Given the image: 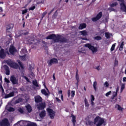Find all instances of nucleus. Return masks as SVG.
I'll return each mask as SVG.
<instances>
[{
  "label": "nucleus",
  "instance_id": "nucleus-1",
  "mask_svg": "<svg viewBox=\"0 0 126 126\" xmlns=\"http://www.w3.org/2000/svg\"><path fill=\"white\" fill-rule=\"evenodd\" d=\"M46 39L47 40H53L55 43H58L59 42H60V43H64L66 42V39L64 37L59 35L57 36L55 34H51L48 35L46 37Z\"/></svg>",
  "mask_w": 126,
  "mask_h": 126
},
{
  "label": "nucleus",
  "instance_id": "nucleus-2",
  "mask_svg": "<svg viewBox=\"0 0 126 126\" xmlns=\"http://www.w3.org/2000/svg\"><path fill=\"white\" fill-rule=\"evenodd\" d=\"M104 122L103 118L97 116L94 120V125H96V126H101L102 124H104Z\"/></svg>",
  "mask_w": 126,
  "mask_h": 126
},
{
  "label": "nucleus",
  "instance_id": "nucleus-3",
  "mask_svg": "<svg viewBox=\"0 0 126 126\" xmlns=\"http://www.w3.org/2000/svg\"><path fill=\"white\" fill-rule=\"evenodd\" d=\"M6 63H7L8 65H9L10 67H12V68H15V69H17V68L19 67V66H18V64L15 63L13 61L8 60L6 61Z\"/></svg>",
  "mask_w": 126,
  "mask_h": 126
},
{
  "label": "nucleus",
  "instance_id": "nucleus-4",
  "mask_svg": "<svg viewBox=\"0 0 126 126\" xmlns=\"http://www.w3.org/2000/svg\"><path fill=\"white\" fill-rule=\"evenodd\" d=\"M10 80L13 85H18V78L15 77V75L11 76Z\"/></svg>",
  "mask_w": 126,
  "mask_h": 126
},
{
  "label": "nucleus",
  "instance_id": "nucleus-5",
  "mask_svg": "<svg viewBox=\"0 0 126 126\" xmlns=\"http://www.w3.org/2000/svg\"><path fill=\"white\" fill-rule=\"evenodd\" d=\"M38 110H44L46 108V102H41L36 104Z\"/></svg>",
  "mask_w": 126,
  "mask_h": 126
},
{
  "label": "nucleus",
  "instance_id": "nucleus-6",
  "mask_svg": "<svg viewBox=\"0 0 126 126\" xmlns=\"http://www.w3.org/2000/svg\"><path fill=\"white\" fill-rule=\"evenodd\" d=\"M47 111L49 114V116L51 119L52 120L55 118L56 112H55L53 109L51 108H47Z\"/></svg>",
  "mask_w": 126,
  "mask_h": 126
},
{
  "label": "nucleus",
  "instance_id": "nucleus-7",
  "mask_svg": "<svg viewBox=\"0 0 126 126\" xmlns=\"http://www.w3.org/2000/svg\"><path fill=\"white\" fill-rule=\"evenodd\" d=\"M9 122H8V119L5 118L3 119L1 121H0V126H9Z\"/></svg>",
  "mask_w": 126,
  "mask_h": 126
},
{
  "label": "nucleus",
  "instance_id": "nucleus-8",
  "mask_svg": "<svg viewBox=\"0 0 126 126\" xmlns=\"http://www.w3.org/2000/svg\"><path fill=\"white\" fill-rule=\"evenodd\" d=\"M85 47H87L90 50L93 52V53H96L97 52V48L96 47H94L91 44L88 43L85 45Z\"/></svg>",
  "mask_w": 126,
  "mask_h": 126
},
{
  "label": "nucleus",
  "instance_id": "nucleus-9",
  "mask_svg": "<svg viewBox=\"0 0 126 126\" xmlns=\"http://www.w3.org/2000/svg\"><path fill=\"white\" fill-rule=\"evenodd\" d=\"M101 17H102V12H99L96 17H94L93 18H92V21H93L94 22H95L96 21H97V20H99V19H100V18H101Z\"/></svg>",
  "mask_w": 126,
  "mask_h": 126
},
{
  "label": "nucleus",
  "instance_id": "nucleus-10",
  "mask_svg": "<svg viewBox=\"0 0 126 126\" xmlns=\"http://www.w3.org/2000/svg\"><path fill=\"white\" fill-rule=\"evenodd\" d=\"M6 57V52L4 51V49H1L0 50V59H4Z\"/></svg>",
  "mask_w": 126,
  "mask_h": 126
},
{
  "label": "nucleus",
  "instance_id": "nucleus-11",
  "mask_svg": "<svg viewBox=\"0 0 126 126\" xmlns=\"http://www.w3.org/2000/svg\"><path fill=\"white\" fill-rule=\"evenodd\" d=\"M34 100L36 105L38 103H41V102L43 101V99H42V97L40 96V95L35 96L34 97Z\"/></svg>",
  "mask_w": 126,
  "mask_h": 126
},
{
  "label": "nucleus",
  "instance_id": "nucleus-12",
  "mask_svg": "<svg viewBox=\"0 0 126 126\" xmlns=\"http://www.w3.org/2000/svg\"><path fill=\"white\" fill-rule=\"evenodd\" d=\"M3 67H4L5 70V74L6 75H9L10 74V71L9 70V67L6 65H4Z\"/></svg>",
  "mask_w": 126,
  "mask_h": 126
},
{
  "label": "nucleus",
  "instance_id": "nucleus-13",
  "mask_svg": "<svg viewBox=\"0 0 126 126\" xmlns=\"http://www.w3.org/2000/svg\"><path fill=\"white\" fill-rule=\"evenodd\" d=\"M58 59L56 58H53L50 60L49 63H48V64L49 65H52L53 63H58Z\"/></svg>",
  "mask_w": 126,
  "mask_h": 126
},
{
  "label": "nucleus",
  "instance_id": "nucleus-14",
  "mask_svg": "<svg viewBox=\"0 0 126 126\" xmlns=\"http://www.w3.org/2000/svg\"><path fill=\"white\" fill-rule=\"evenodd\" d=\"M14 94L15 92H12L8 94H6L5 95L4 98L5 99H7V98H10V97H14Z\"/></svg>",
  "mask_w": 126,
  "mask_h": 126
},
{
  "label": "nucleus",
  "instance_id": "nucleus-15",
  "mask_svg": "<svg viewBox=\"0 0 126 126\" xmlns=\"http://www.w3.org/2000/svg\"><path fill=\"white\" fill-rule=\"evenodd\" d=\"M121 9L122 11L126 13V5L124 2L120 3Z\"/></svg>",
  "mask_w": 126,
  "mask_h": 126
},
{
  "label": "nucleus",
  "instance_id": "nucleus-16",
  "mask_svg": "<svg viewBox=\"0 0 126 126\" xmlns=\"http://www.w3.org/2000/svg\"><path fill=\"white\" fill-rule=\"evenodd\" d=\"M16 51V49H15V47L13 46V45H11L9 48V52L11 55H13L14 53V52Z\"/></svg>",
  "mask_w": 126,
  "mask_h": 126
},
{
  "label": "nucleus",
  "instance_id": "nucleus-17",
  "mask_svg": "<svg viewBox=\"0 0 126 126\" xmlns=\"http://www.w3.org/2000/svg\"><path fill=\"white\" fill-rule=\"evenodd\" d=\"M12 28H13V24H10L8 25L6 27L7 32H10V30H11Z\"/></svg>",
  "mask_w": 126,
  "mask_h": 126
},
{
  "label": "nucleus",
  "instance_id": "nucleus-18",
  "mask_svg": "<svg viewBox=\"0 0 126 126\" xmlns=\"http://www.w3.org/2000/svg\"><path fill=\"white\" fill-rule=\"evenodd\" d=\"M71 118H72V122L73 123V125L75 126L76 123V117L73 114H71Z\"/></svg>",
  "mask_w": 126,
  "mask_h": 126
},
{
  "label": "nucleus",
  "instance_id": "nucleus-19",
  "mask_svg": "<svg viewBox=\"0 0 126 126\" xmlns=\"http://www.w3.org/2000/svg\"><path fill=\"white\" fill-rule=\"evenodd\" d=\"M26 108L28 112V113H31L32 112V107L30 104H28L26 106Z\"/></svg>",
  "mask_w": 126,
  "mask_h": 126
},
{
  "label": "nucleus",
  "instance_id": "nucleus-20",
  "mask_svg": "<svg viewBox=\"0 0 126 126\" xmlns=\"http://www.w3.org/2000/svg\"><path fill=\"white\" fill-rule=\"evenodd\" d=\"M39 116L40 118H44V117H46V111L43 110L40 114Z\"/></svg>",
  "mask_w": 126,
  "mask_h": 126
},
{
  "label": "nucleus",
  "instance_id": "nucleus-21",
  "mask_svg": "<svg viewBox=\"0 0 126 126\" xmlns=\"http://www.w3.org/2000/svg\"><path fill=\"white\" fill-rule=\"evenodd\" d=\"M86 24L83 23V24H81L79 27V29H84V28H86Z\"/></svg>",
  "mask_w": 126,
  "mask_h": 126
},
{
  "label": "nucleus",
  "instance_id": "nucleus-22",
  "mask_svg": "<svg viewBox=\"0 0 126 126\" xmlns=\"http://www.w3.org/2000/svg\"><path fill=\"white\" fill-rule=\"evenodd\" d=\"M94 124V122H92L91 120H88L86 123V125H87V126H93Z\"/></svg>",
  "mask_w": 126,
  "mask_h": 126
},
{
  "label": "nucleus",
  "instance_id": "nucleus-23",
  "mask_svg": "<svg viewBox=\"0 0 126 126\" xmlns=\"http://www.w3.org/2000/svg\"><path fill=\"white\" fill-rule=\"evenodd\" d=\"M105 35L107 39H110V38H111V36H112V33L106 32L105 33Z\"/></svg>",
  "mask_w": 126,
  "mask_h": 126
},
{
  "label": "nucleus",
  "instance_id": "nucleus-24",
  "mask_svg": "<svg viewBox=\"0 0 126 126\" xmlns=\"http://www.w3.org/2000/svg\"><path fill=\"white\" fill-rule=\"evenodd\" d=\"M79 33H81V35H82L83 36H87L88 32H86V31H81L79 32Z\"/></svg>",
  "mask_w": 126,
  "mask_h": 126
},
{
  "label": "nucleus",
  "instance_id": "nucleus-25",
  "mask_svg": "<svg viewBox=\"0 0 126 126\" xmlns=\"http://www.w3.org/2000/svg\"><path fill=\"white\" fill-rule=\"evenodd\" d=\"M41 93L45 95V96H49V93L46 91V90L43 89L41 90Z\"/></svg>",
  "mask_w": 126,
  "mask_h": 126
},
{
  "label": "nucleus",
  "instance_id": "nucleus-26",
  "mask_svg": "<svg viewBox=\"0 0 126 126\" xmlns=\"http://www.w3.org/2000/svg\"><path fill=\"white\" fill-rule=\"evenodd\" d=\"M115 108L116 109H117L118 111H123V110H124V108H122V107H121V106H120L119 104H117L115 106Z\"/></svg>",
  "mask_w": 126,
  "mask_h": 126
},
{
  "label": "nucleus",
  "instance_id": "nucleus-27",
  "mask_svg": "<svg viewBox=\"0 0 126 126\" xmlns=\"http://www.w3.org/2000/svg\"><path fill=\"white\" fill-rule=\"evenodd\" d=\"M97 82L94 81V84H93V87L94 89V91L96 92V91H97Z\"/></svg>",
  "mask_w": 126,
  "mask_h": 126
},
{
  "label": "nucleus",
  "instance_id": "nucleus-28",
  "mask_svg": "<svg viewBox=\"0 0 126 126\" xmlns=\"http://www.w3.org/2000/svg\"><path fill=\"white\" fill-rule=\"evenodd\" d=\"M45 0H36L37 4H40V3H44Z\"/></svg>",
  "mask_w": 126,
  "mask_h": 126
},
{
  "label": "nucleus",
  "instance_id": "nucleus-29",
  "mask_svg": "<svg viewBox=\"0 0 126 126\" xmlns=\"http://www.w3.org/2000/svg\"><path fill=\"white\" fill-rule=\"evenodd\" d=\"M94 40H96L97 41H99L100 40H102V37L100 36H96L94 38Z\"/></svg>",
  "mask_w": 126,
  "mask_h": 126
},
{
  "label": "nucleus",
  "instance_id": "nucleus-30",
  "mask_svg": "<svg viewBox=\"0 0 126 126\" xmlns=\"http://www.w3.org/2000/svg\"><path fill=\"white\" fill-rule=\"evenodd\" d=\"M125 42L123 41L120 45V47L119 48V51H122L123 50V48H124V46L125 45Z\"/></svg>",
  "mask_w": 126,
  "mask_h": 126
},
{
  "label": "nucleus",
  "instance_id": "nucleus-31",
  "mask_svg": "<svg viewBox=\"0 0 126 126\" xmlns=\"http://www.w3.org/2000/svg\"><path fill=\"white\" fill-rule=\"evenodd\" d=\"M20 102H22V98H19L17 99L15 102V104H18V103H20Z\"/></svg>",
  "mask_w": 126,
  "mask_h": 126
},
{
  "label": "nucleus",
  "instance_id": "nucleus-32",
  "mask_svg": "<svg viewBox=\"0 0 126 126\" xmlns=\"http://www.w3.org/2000/svg\"><path fill=\"white\" fill-rule=\"evenodd\" d=\"M57 16H58V10H57L54 14L52 16V18L55 19V18H57Z\"/></svg>",
  "mask_w": 126,
  "mask_h": 126
},
{
  "label": "nucleus",
  "instance_id": "nucleus-33",
  "mask_svg": "<svg viewBox=\"0 0 126 126\" xmlns=\"http://www.w3.org/2000/svg\"><path fill=\"white\" fill-rule=\"evenodd\" d=\"M32 84L34 86H36V87H39V85H38V83L37 82L36 80H34L32 81Z\"/></svg>",
  "mask_w": 126,
  "mask_h": 126
},
{
  "label": "nucleus",
  "instance_id": "nucleus-34",
  "mask_svg": "<svg viewBox=\"0 0 126 126\" xmlns=\"http://www.w3.org/2000/svg\"><path fill=\"white\" fill-rule=\"evenodd\" d=\"M27 126H37V125L34 123H28Z\"/></svg>",
  "mask_w": 126,
  "mask_h": 126
},
{
  "label": "nucleus",
  "instance_id": "nucleus-35",
  "mask_svg": "<svg viewBox=\"0 0 126 126\" xmlns=\"http://www.w3.org/2000/svg\"><path fill=\"white\" fill-rule=\"evenodd\" d=\"M26 57V55H25L22 56H20V59L22 61H25V60H26V59L25 58Z\"/></svg>",
  "mask_w": 126,
  "mask_h": 126
},
{
  "label": "nucleus",
  "instance_id": "nucleus-36",
  "mask_svg": "<svg viewBox=\"0 0 126 126\" xmlns=\"http://www.w3.org/2000/svg\"><path fill=\"white\" fill-rule=\"evenodd\" d=\"M76 79L78 82H79V76H78V71L77 70L76 74Z\"/></svg>",
  "mask_w": 126,
  "mask_h": 126
},
{
  "label": "nucleus",
  "instance_id": "nucleus-37",
  "mask_svg": "<svg viewBox=\"0 0 126 126\" xmlns=\"http://www.w3.org/2000/svg\"><path fill=\"white\" fill-rule=\"evenodd\" d=\"M118 95V93L117 92H114L113 93V95L112 96V99L113 100V99H114L115 97H116V96H117Z\"/></svg>",
  "mask_w": 126,
  "mask_h": 126
},
{
  "label": "nucleus",
  "instance_id": "nucleus-38",
  "mask_svg": "<svg viewBox=\"0 0 126 126\" xmlns=\"http://www.w3.org/2000/svg\"><path fill=\"white\" fill-rule=\"evenodd\" d=\"M125 84H122L121 87V92H123V91L125 89Z\"/></svg>",
  "mask_w": 126,
  "mask_h": 126
},
{
  "label": "nucleus",
  "instance_id": "nucleus-39",
  "mask_svg": "<svg viewBox=\"0 0 126 126\" xmlns=\"http://www.w3.org/2000/svg\"><path fill=\"white\" fill-rule=\"evenodd\" d=\"M118 5V3L117 2H115L110 5L111 7H115V6H117Z\"/></svg>",
  "mask_w": 126,
  "mask_h": 126
},
{
  "label": "nucleus",
  "instance_id": "nucleus-40",
  "mask_svg": "<svg viewBox=\"0 0 126 126\" xmlns=\"http://www.w3.org/2000/svg\"><path fill=\"white\" fill-rule=\"evenodd\" d=\"M18 63L20 64L21 68H22V69H24V68L23 67V64H22V63H21L20 61H19Z\"/></svg>",
  "mask_w": 126,
  "mask_h": 126
},
{
  "label": "nucleus",
  "instance_id": "nucleus-41",
  "mask_svg": "<svg viewBox=\"0 0 126 126\" xmlns=\"http://www.w3.org/2000/svg\"><path fill=\"white\" fill-rule=\"evenodd\" d=\"M115 47H116V44H113L111 48V52H113V51H114V50H115Z\"/></svg>",
  "mask_w": 126,
  "mask_h": 126
},
{
  "label": "nucleus",
  "instance_id": "nucleus-42",
  "mask_svg": "<svg viewBox=\"0 0 126 126\" xmlns=\"http://www.w3.org/2000/svg\"><path fill=\"white\" fill-rule=\"evenodd\" d=\"M0 89H1V90L2 91V95H4V90H3V88L2 87V86H0Z\"/></svg>",
  "mask_w": 126,
  "mask_h": 126
},
{
  "label": "nucleus",
  "instance_id": "nucleus-43",
  "mask_svg": "<svg viewBox=\"0 0 126 126\" xmlns=\"http://www.w3.org/2000/svg\"><path fill=\"white\" fill-rule=\"evenodd\" d=\"M74 95H75V92L74 91H72L71 92V97H74Z\"/></svg>",
  "mask_w": 126,
  "mask_h": 126
},
{
  "label": "nucleus",
  "instance_id": "nucleus-44",
  "mask_svg": "<svg viewBox=\"0 0 126 126\" xmlns=\"http://www.w3.org/2000/svg\"><path fill=\"white\" fill-rule=\"evenodd\" d=\"M8 112H13L14 111V108L12 107H9L8 109Z\"/></svg>",
  "mask_w": 126,
  "mask_h": 126
},
{
  "label": "nucleus",
  "instance_id": "nucleus-45",
  "mask_svg": "<svg viewBox=\"0 0 126 126\" xmlns=\"http://www.w3.org/2000/svg\"><path fill=\"white\" fill-rule=\"evenodd\" d=\"M18 111L21 114H23L24 113V111H23V109L22 108H19Z\"/></svg>",
  "mask_w": 126,
  "mask_h": 126
},
{
  "label": "nucleus",
  "instance_id": "nucleus-46",
  "mask_svg": "<svg viewBox=\"0 0 126 126\" xmlns=\"http://www.w3.org/2000/svg\"><path fill=\"white\" fill-rule=\"evenodd\" d=\"M46 14H47V12H44L42 14L41 19H43V18L45 17V15H46Z\"/></svg>",
  "mask_w": 126,
  "mask_h": 126
},
{
  "label": "nucleus",
  "instance_id": "nucleus-47",
  "mask_svg": "<svg viewBox=\"0 0 126 126\" xmlns=\"http://www.w3.org/2000/svg\"><path fill=\"white\" fill-rule=\"evenodd\" d=\"M28 9H26L25 10H23L22 11V14H25V13H27V11H28Z\"/></svg>",
  "mask_w": 126,
  "mask_h": 126
},
{
  "label": "nucleus",
  "instance_id": "nucleus-48",
  "mask_svg": "<svg viewBox=\"0 0 126 126\" xmlns=\"http://www.w3.org/2000/svg\"><path fill=\"white\" fill-rule=\"evenodd\" d=\"M104 86L105 87H109V83H108V82H105L104 84Z\"/></svg>",
  "mask_w": 126,
  "mask_h": 126
},
{
  "label": "nucleus",
  "instance_id": "nucleus-49",
  "mask_svg": "<svg viewBox=\"0 0 126 126\" xmlns=\"http://www.w3.org/2000/svg\"><path fill=\"white\" fill-rule=\"evenodd\" d=\"M85 106L86 107H88L89 106V104H88V102L86 99L85 100Z\"/></svg>",
  "mask_w": 126,
  "mask_h": 126
},
{
  "label": "nucleus",
  "instance_id": "nucleus-50",
  "mask_svg": "<svg viewBox=\"0 0 126 126\" xmlns=\"http://www.w3.org/2000/svg\"><path fill=\"white\" fill-rule=\"evenodd\" d=\"M4 80H5V82H6V83H9V82H10L9 80H8V79H7L6 78H4Z\"/></svg>",
  "mask_w": 126,
  "mask_h": 126
},
{
  "label": "nucleus",
  "instance_id": "nucleus-51",
  "mask_svg": "<svg viewBox=\"0 0 126 126\" xmlns=\"http://www.w3.org/2000/svg\"><path fill=\"white\" fill-rule=\"evenodd\" d=\"M111 93H112V92L109 91L105 95L106 96V97H108V96H109V95H110V94H111Z\"/></svg>",
  "mask_w": 126,
  "mask_h": 126
},
{
  "label": "nucleus",
  "instance_id": "nucleus-52",
  "mask_svg": "<svg viewBox=\"0 0 126 126\" xmlns=\"http://www.w3.org/2000/svg\"><path fill=\"white\" fill-rule=\"evenodd\" d=\"M35 6H33L29 8V10H34V9H35Z\"/></svg>",
  "mask_w": 126,
  "mask_h": 126
},
{
  "label": "nucleus",
  "instance_id": "nucleus-53",
  "mask_svg": "<svg viewBox=\"0 0 126 126\" xmlns=\"http://www.w3.org/2000/svg\"><path fill=\"white\" fill-rule=\"evenodd\" d=\"M95 100V98L94 97V95H91V101H94Z\"/></svg>",
  "mask_w": 126,
  "mask_h": 126
},
{
  "label": "nucleus",
  "instance_id": "nucleus-54",
  "mask_svg": "<svg viewBox=\"0 0 126 126\" xmlns=\"http://www.w3.org/2000/svg\"><path fill=\"white\" fill-rule=\"evenodd\" d=\"M24 78H25V79H26V80H27V81H28V82H29V79H28V78L26 76H25L24 77Z\"/></svg>",
  "mask_w": 126,
  "mask_h": 126
},
{
  "label": "nucleus",
  "instance_id": "nucleus-55",
  "mask_svg": "<svg viewBox=\"0 0 126 126\" xmlns=\"http://www.w3.org/2000/svg\"><path fill=\"white\" fill-rule=\"evenodd\" d=\"M54 10H55V9L53 8L49 13H48V15H50L51 13H53V11H54Z\"/></svg>",
  "mask_w": 126,
  "mask_h": 126
},
{
  "label": "nucleus",
  "instance_id": "nucleus-56",
  "mask_svg": "<svg viewBox=\"0 0 126 126\" xmlns=\"http://www.w3.org/2000/svg\"><path fill=\"white\" fill-rule=\"evenodd\" d=\"M56 99L57 102H58L59 103H61V100L60 99H59V98L56 97Z\"/></svg>",
  "mask_w": 126,
  "mask_h": 126
},
{
  "label": "nucleus",
  "instance_id": "nucleus-57",
  "mask_svg": "<svg viewBox=\"0 0 126 126\" xmlns=\"http://www.w3.org/2000/svg\"><path fill=\"white\" fill-rule=\"evenodd\" d=\"M118 1H120L121 3H123V2H124L125 0H117Z\"/></svg>",
  "mask_w": 126,
  "mask_h": 126
},
{
  "label": "nucleus",
  "instance_id": "nucleus-58",
  "mask_svg": "<svg viewBox=\"0 0 126 126\" xmlns=\"http://www.w3.org/2000/svg\"><path fill=\"white\" fill-rule=\"evenodd\" d=\"M118 61L115 60V65H118Z\"/></svg>",
  "mask_w": 126,
  "mask_h": 126
},
{
  "label": "nucleus",
  "instance_id": "nucleus-59",
  "mask_svg": "<svg viewBox=\"0 0 126 126\" xmlns=\"http://www.w3.org/2000/svg\"><path fill=\"white\" fill-rule=\"evenodd\" d=\"M110 11H116V9H114L113 8H111Z\"/></svg>",
  "mask_w": 126,
  "mask_h": 126
},
{
  "label": "nucleus",
  "instance_id": "nucleus-60",
  "mask_svg": "<svg viewBox=\"0 0 126 126\" xmlns=\"http://www.w3.org/2000/svg\"><path fill=\"white\" fill-rule=\"evenodd\" d=\"M126 82V77H123V82Z\"/></svg>",
  "mask_w": 126,
  "mask_h": 126
},
{
  "label": "nucleus",
  "instance_id": "nucleus-61",
  "mask_svg": "<svg viewBox=\"0 0 126 126\" xmlns=\"http://www.w3.org/2000/svg\"><path fill=\"white\" fill-rule=\"evenodd\" d=\"M68 96L69 97L70 96V90L68 91Z\"/></svg>",
  "mask_w": 126,
  "mask_h": 126
},
{
  "label": "nucleus",
  "instance_id": "nucleus-62",
  "mask_svg": "<svg viewBox=\"0 0 126 126\" xmlns=\"http://www.w3.org/2000/svg\"><path fill=\"white\" fill-rule=\"evenodd\" d=\"M78 81H77V83H76V85L77 86V89H78Z\"/></svg>",
  "mask_w": 126,
  "mask_h": 126
},
{
  "label": "nucleus",
  "instance_id": "nucleus-63",
  "mask_svg": "<svg viewBox=\"0 0 126 126\" xmlns=\"http://www.w3.org/2000/svg\"><path fill=\"white\" fill-rule=\"evenodd\" d=\"M120 90V88H119V86H118L117 88L116 89V92L118 93V92Z\"/></svg>",
  "mask_w": 126,
  "mask_h": 126
},
{
  "label": "nucleus",
  "instance_id": "nucleus-64",
  "mask_svg": "<svg viewBox=\"0 0 126 126\" xmlns=\"http://www.w3.org/2000/svg\"><path fill=\"white\" fill-rule=\"evenodd\" d=\"M3 11V10L2 9V7H0V12H2Z\"/></svg>",
  "mask_w": 126,
  "mask_h": 126
}]
</instances>
